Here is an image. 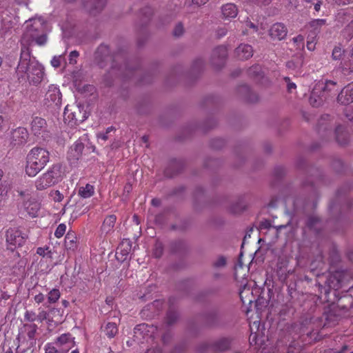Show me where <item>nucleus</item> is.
Instances as JSON below:
<instances>
[{"instance_id": "obj_1", "label": "nucleus", "mask_w": 353, "mask_h": 353, "mask_svg": "<svg viewBox=\"0 0 353 353\" xmlns=\"http://www.w3.org/2000/svg\"><path fill=\"white\" fill-rule=\"evenodd\" d=\"M47 41L44 21L40 19L30 20L20 39V54L22 55L21 65L23 67L26 64L27 58L31 54L30 47L34 43L39 46H43L46 44Z\"/></svg>"}, {"instance_id": "obj_2", "label": "nucleus", "mask_w": 353, "mask_h": 353, "mask_svg": "<svg viewBox=\"0 0 353 353\" xmlns=\"http://www.w3.org/2000/svg\"><path fill=\"white\" fill-rule=\"evenodd\" d=\"M49 151L42 147L35 146L27 154L26 158L25 172L29 177H34L50 162Z\"/></svg>"}, {"instance_id": "obj_3", "label": "nucleus", "mask_w": 353, "mask_h": 353, "mask_svg": "<svg viewBox=\"0 0 353 353\" xmlns=\"http://www.w3.org/2000/svg\"><path fill=\"white\" fill-rule=\"evenodd\" d=\"M339 90L336 81L327 80L325 82H319L314 85L309 101L313 107L320 106L323 101L334 97Z\"/></svg>"}, {"instance_id": "obj_4", "label": "nucleus", "mask_w": 353, "mask_h": 353, "mask_svg": "<svg viewBox=\"0 0 353 353\" xmlns=\"http://www.w3.org/2000/svg\"><path fill=\"white\" fill-rule=\"evenodd\" d=\"M63 175L62 165L60 163H54L35 180V188L38 190H46L59 183Z\"/></svg>"}, {"instance_id": "obj_5", "label": "nucleus", "mask_w": 353, "mask_h": 353, "mask_svg": "<svg viewBox=\"0 0 353 353\" xmlns=\"http://www.w3.org/2000/svg\"><path fill=\"white\" fill-rule=\"evenodd\" d=\"M350 278V274L347 271L336 270L334 272H330L326 277L325 285H323L320 281H318L320 293H323L325 296L330 293V290L336 291L346 285Z\"/></svg>"}, {"instance_id": "obj_6", "label": "nucleus", "mask_w": 353, "mask_h": 353, "mask_svg": "<svg viewBox=\"0 0 353 353\" xmlns=\"http://www.w3.org/2000/svg\"><path fill=\"white\" fill-rule=\"evenodd\" d=\"M26 64L22 67V55L20 54L19 61L17 68V73L26 74L30 83L37 85L43 79L44 72L43 68L34 59H31V54L27 58Z\"/></svg>"}, {"instance_id": "obj_7", "label": "nucleus", "mask_w": 353, "mask_h": 353, "mask_svg": "<svg viewBox=\"0 0 353 353\" xmlns=\"http://www.w3.org/2000/svg\"><path fill=\"white\" fill-rule=\"evenodd\" d=\"M30 128L33 136L43 141L48 140L52 134V126L47 123L44 118L39 116L32 118Z\"/></svg>"}, {"instance_id": "obj_8", "label": "nucleus", "mask_w": 353, "mask_h": 353, "mask_svg": "<svg viewBox=\"0 0 353 353\" xmlns=\"http://www.w3.org/2000/svg\"><path fill=\"white\" fill-rule=\"evenodd\" d=\"M63 117L65 122H68L71 126L79 125L84 121L86 118V112L79 105H67L64 109Z\"/></svg>"}, {"instance_id": "obj_9", "label": "nucleus", "mask_w": 353, "mask_h": 353, "mask_svg": "<svg viewBox=\"0 0 353 353\" xmlns=\"http://www.w3.org/2000/svg\"><path fill=\"white\" fill-rule=\"evenodd\" d=\"M29 139V132L26 128L18 127L12 129L10 133V145L12 148L24 146Z\"/></svg>"}, {"instance_id": "obj_10", "label": "nucleus", "mask_w": 353, "mask_h": 353, "mask_svg": "<svg viewBox=\"0 0 353 353\" xmlns=\"http://www.w3.org/2000/svg\"><path fill=\"white\" fill-rule=\"evenodd\" d=\"M27 238L26 234L16 228H10L6 232V242L8 249L14 250L17 247L22 246Z\"/></svg>"}, {"instance_id": "obj_11", "label": "nucleus", "mask_w": 353, "mask_h": 353, "mask_svg": "<svg viewBox=\"0 0 353 353\" xmlns=\"http://www.w3.org/2000/svg\"><path fill=\"white\" fill-rule=\"evenodd\" d=\"M54 343L61 350L62 353H68L75 345V338L69 333H63L57 336Z\"/></svg>"}, {"instance_id": "obj_12", "label": "nucleus", "mask_w": 353, "mask_h": 353, "mask_svg": "<svg viewBox=\"0 0 353 353\" xmlns=\"http://www.w3.org/2000/svg\"><path fill=\"white\" fill-rule=\"evenodd\" d=\"M61 99L62 94L59 88L54 84L50 85L45 94V103L48 106L59 107L61 104Z\"/></svg>"}, {"instance_id": "obj_13", "label": "nucleus", "mask_w": 353, "mask_h": 353, "mask_svg": "<svg viewBox=\"0 0 353 353\" xmlns=\"http://www.w3.org/2000/svg\"><path fill=\"white\" fill-rule=\"evenodd\" d=\"M21 211L26 212L30 217L34 218L39 216L41 204L34 199H28L18 203Z\"/></svg>"}, {"instance_id": "obj_14", "label": "nucleus", "mask_w": 353, "mask_h": 353, "mask_svg": "<svg viewBox=\"0 0 353 353\" xmlns=\"http://www.w3.org/2000/svg\"><path fill=\"white\" fill-rule=\"evenodd\" d=\"M268 32L273 41H281L286 37L288 29L284 23L277 22L271 26Z\"/></svg>"}, {"instance_id": "obj_15", "label": "nucleus", "mask_w": 353, "mask_h": 353, "mask_svg": "<svg viewBox=\"0 0 353 353\" xmlns=\"http://www.w3.org/2000/svg\"><path fill=\"white\" fill-rule=\"evenodd\" d=\"M337 102L343 105L353 103V82L345 85L338 94Z\"/></svg>"}, {"instance_id": "obj_16", "label": "nucleus", "mask_w": 353, "mask_h": 353, "mask_svg": "<svg viewBox=\"0 0 353 353\" xmlns=\"http://www.w3.org/2000/svg\"><path fill=\"white\" fill-rule=\"evenodd\" d=\"M228 56V49L223 46L216 48L212 55V63L216 68L222 67Z\"/></svg>"}, {"instance_id": "obj_17", "label": "nucleus", "mask_w": 353, "mask_h": 353, "mask_svg": "<svg viewBox=\"0 0 353 353\" xmlns=\"http://www.w3.org/2000/svg\"><path fill=\"white\" fill-rule=\"evenodd\" d=\"M250 327L251 334L249 338V341L250 345H257L258 343H262L263 339L262 331L260 330V321H254Z\"/></svg>"}, {"instance_id": "obj_18", "label": "nucleus", "mask_w": 353, "mask_h": 353, "mask_svg": "<svg viewBox=\"0 0 353 353\" xmlns=\"http://www.w3.org/2000/svg\"><path fill=\"white\" fill-rule=\"evenodd\" d=\"M117 221V216L114 214L107 216L101 225V234H108L114 232L115 223Z\"/></svg>"}, {"instance_id": "obj_19", "label": "nucleus", "mask_w": 353, "mask_h": 353, "mask_svg": "<svg viewBox=\"0 0 353 353\" xmlns=\"http://www.w3.org/2000/svg\"><path fill=\"white\" fill-rule=\"evenodd\" d=\"M340 65L343 71L349 73L353 72V48L346 50Z\"/></svg>"}, {"instance_id": "obj_20", "label": "nucleus", "mask_w": 353, "mask_h": 353, "mask_svg": "<svg viewBox=\"0 0 353 353\" xmlns=\"http://www.w3.org/2000/svg\"><path fill=\"white\" fill-rule=\"evenodd\" d=\"M235 54L239 59H248L253 55V48L250 45L241 44L236 48Z\"/></svg>"}, {"instance_id": "obj_21", "label": "nucleus", "mask_w": 353, "mask_h": 353, "mask_svg": "<svg viewBox=\"0 0 353 353\" xmlns=\"http://www.w3.org/2000/svg\"><path fill=\"white\" fill-rule=\"evenodd\" d=\"M221 13L225 19H234L238 14V8L234 3H225L221 6Z\"/></svg>"}, {"instance_id": "obj_22", "label": "nucleus", "mask_w": 353, "mask_h": 353, "mask_svg": "<svg viewBox=\"0 0 353 353\" xmlns=\"http://www.w3.org/2000/svg\"><path fill=\"white\" fill-rule=\"evenodd\" d=\"M137 331H141L144 335L150 336V338L154 339L157 335L158 329L153 325L143 323L135 327V333H137Z\"/></svg>"}, {"instance_id": "obj_23", "label": "nucleus", "mask_w": 353, "mask_h": 353, "mask_svg": "<svg viewBox=\"0 0 353 353\" xmlns=\"http://www.w3.org/2000/svg\"><path fill=\"white\" fill-rule=\"evenodd\" d=\"M83 149V143L81 141H76L70 148V150L68 152L70 159H72L78 160L81 157Z\"/></svg>"}, {"instance_id": "obj_24", "label": "nucleus", "mask_w": 353, "mask_h": 353, "mask_svg": "<svg viewBox=\"0 0 353 353\" xmlns=\"http://www.w3.org/2000/svg\"><path fill=\"white\" fill-rule=\"evenodd\" d=\"M336 140L339 144L345 145L348 143L349 137L345 128L342 125H339L335 129Z\"/></svg>"}, {"instance_id": "obj_25", "label": "nucleus", "mask_w": 353, "mask_h": 353, "mask_svg": "<svg viewBox=\"0 0 353 353\" xmlns=\"http://www.w3.org/2000/svg\"><path fill=\"white\" fill-rule=\"evenodd\" d=\"M65 246L67 250H75L77 248V238L74 232H68L65 236Z\"/></svg>"}, {"instance_id": "obj_26", "label": "nucleus", "mask_w": 353, "mask_h": 353, "mask_svg": "<svg viewBox=\"0 0 353 353\" xmlns=\"http://www.w3.org/2000/svg\"><path fill=\"white\" fill-rule=\"evenodd\" d=\"M94 194V187L87 183L85 186H81L78 190V196L82 199H88L92 196Z\"/></svg>"}, {"instance_id": "obj_27", "label": "nucleus", "mask_w": 353, "mask_h": 353, "mask_svg": "<svg viewBox=\"0 0 353 353\" xmlns=\"http://www.w3.org/2000/svg\"><path fill=\"white\" fill-rule=\"evenodd\" d=\"M323 316L325 320L324 326L334 325L339 319V316L332 310L325 312Z\"/></svg>"}, {"instance_id": "obj_28", "label": "nucleus", "mask_w": 353, "mask_h": 353, "mask_svg": "<svg viewBox=\"0 0 353 353\" xmlns=\"http://www.w3.org/2000/svg\"><path fill=\"white\" fill-rule=\"evenodd\" d=\"M245 92V99L250 102L254 103L258 100L257 95L252 92L250 88L247 85H243L240 88V92Z\"/></svg>"}, {"instance_id": "obj_29", "label": "nucleus", "mask_w": 353, "mask_h": 353, "mask_svg": "<svg viewBox=\"0 0 353 353\" xmlns=\"http://www.w3.org/2000/svg\"><path fill=\"white\" fill-rule=\"evenodd\" d=\"M104 332L108 338H113L118 332V327L115 323H108L104 328Z\"/></svg>"}, {"instance_id": "obj_30", "label": "nucleus", "mask_w": 353, "mask_h": 353, "mask_svg": "<svg viewBox=\"0 0 353 353\" xmlns=\"http://www.w3.org/2000/svg\"><path fill=\"white\" fill-rule=\"evenodd\" d=\"M230 341L227 339H222L214 344V350L217 352H222L230 347Z\"/></svg>"}, {"instance_id": "obj_31", "label": "nucleus", "mask_w": 353, "mask_h": 353, "mask_svg": "<svg viewBox=\"0 0 353 353\" xmlns=\"http://www.w3.org/2000/svg\"><path fill=\"white\" fill-rule=\"evenodd\" d=\"M105 0H92V7H89L88 2L85 3V7L87 8L90 12H94V10H101L105 6Z\"/></svg>"}, {"instance_id": "obj_32", "label": "nucleus", "mask_w": 353, "mask_h": 353, "mask_svg": "<svg viewBox=\"0 0 353 353\" xmlns=\"http://www.w3.org/2000/svg\"><path fill=\"white\" fill-rule=\"evenodd\" d=\"M17 193V196L19 197V202H23V201H27L28 199H32L31 192L29 189H21L18 188L14 190Z\"/></svg>"}, {"instance_id": "obj_33", "label": "nucleus", "mask_w": 353, "mask_h": 353, "mask_svg": "<svg viewBox=\"0 0 353 353\" xmlns=\"http://www.w3.org/2000/svg\"><path fill=\"white\" fill-rule=\"evenodd\" d=\"M24 328L29 339H34L38 328L37 325L36 324H25Z\"/></svg>"}, {"instance_id": "obj_34", "label": "nucleus", "mask_w": 353, "mask_h": 353, "mask_svg": "<svg viewBox=\"0 0 353 353\" xmlns=\"http://www.w3.org/2000/svg\"><path fill=\"white\" fill-rule=\"evenodd\" d=\"M342 35L348 41L353 37V19L342 30Z\"/></svg>"}, {"instance_id": "obj_35", "label": "nucleus", "mask_w": 353, "mask_h": 353, "mask_svg": "<svg viewBox=\"0 0 353 353\" xmlns=\"http://www.w3.org/2000/svg\"><path fill=\"white\" fill-rule=\"evenodd\" d=\"M61 296V292L59 289L53 288L48 294V301L50 303H56Z\"/></svg>"}, {"instance_id": "obj_36", "label": "nucleus", "mask_w": 353, "mask_h": 353, "mask_svg": "<svg viewBox=\"0 0 353 353\" xmlns=\"http://www.w3.org/2000/svg\"><path fill=\"white\" fill-rule=\"evenodd\" d=\"M345 52L340 46H335L332 52V59L335 61L340 60L344 57Z\"/></svg>"}, {"instance_id": "obj_37", "label": "nucleus", "mask_w": 353, "mask_h": 353, "mask_svg": "<svg viewBox=\"0 0 353 353\" xmlns=\"http://www.w3.org/2000/svg\"><path fill=\"white\" fill-rule=\"evenodd\" d=\"M44 353H62L54 342H48L43 347Z\"/></svg>"}, {"instance_id": "obj_38", "label": "nucleus", "mask_w": 353, "mask_h": 353, "mask_svg": "<svg viewBox=\"0 0 353 353\" xmlns=\"http://www.w3.org/2000/svg\"><path fill=\"white\" fill-rule=\"evenodd\" d=\"M163 253V245L162 243L159 241H157L154 244V248L153 250V255L156 258H160Z\"/></svg>"}, {"instance_id": "obj_39", "label": "nucleus", "mask_w": 353, "mask_h": 353, "mask_svg": "<svg viewBox=\"0 0 353 353\" xmlns=\"http://www.w3.org/2000/svg\"><path fill=\"white\" fill-rule=\"evenodd\" d=\"M326 20L323 19H314L310 22V26L314 30H318L321 26L325 25Z\"/></svg>"}, {"instance_id": "obj_40", "label": "nucleus", "mask_w": 353, "mask_h": 353, "mask_svg": "<svg viewBox=\"0 0 353 353\" xmlns=\"http://www.w3.org/2000/svg\"><path fill=\"white\" fill-rule=\"evenodd\" d=\"M177 317H178L177 313L174 311L170 310L167 312L166 323L168 325H172L176 321Z\"/></svg>"}, {"instance_id": "obj_41", "label": "nucleus", "mask_w": 353, "mask_h": 353, "mask_svg": "<svg viewBox=\"0 0 353 353\" xmlns=\"http://www.w3.org/2000/svg\"><path fill=\"white\" fill-rule=\"evenodd\" d=\"M248 73L250 76L258 77H261V69L260 65H255L250 68Z\"/></svg>"}, {"instance_id": "obj_42", "label": "nucleus", "mask_w": 353, "mask_h": 353, "mask_svg": "<svg viewBox=\"0 0 353 353\" xmlns=\"http://www.w3.org/2000/svg\"><path fill=\"white\" fill-rule=\"evenodd\" d=\"M65 230H66V225L64 223H61L57 226V228L54 232V236L57 238L59 239L64 235Z\"/></svg>"}, {"instance_id": "obj_43", "label": "nucleus", "mask_w": 353, "mask_h": 353, "mask_svg": "<svg viewBox=\"0 0 353 353\" xmlns=\"http://www.w3.org/2000/svg\"><path fill=\"white\" fill-rule=\"evenodd\" d=\"M130 249L131 246L129 243H127L125 246V243H122L120 246L118 247L117 250L120 252L123 256H128Z\"/></svg>"}, {"instance_id": "obj_44", "label": "nucleus", "mask_w": 353, "mask_h": 353, "mask_svg": "<svg viewBox=\"0 0 353 353\" xmlns=\"http://www.w3.org/2000/svg\"><path fill=\"white\" fill-rule=\"evenodd\" d=\"M226 265V259L223 256H219L217 259L214 261L213 267L216 268L225 267Z\"/></svg>"}, {"instance_id": "obj_45", "label": "nucleus", "mask_w": 353, "mask_h": 353, "mask_svg": "<svg viewBox=\"0 0 353 353\" xmlns=\"http://www.w3.org/2000/svg\"><path fill=\"white\" fill-rule=\"evenodd\" d=\"M37 254L43 257L49 255V257L51 258V251L50 250L49 247L38 248L37 250Z\"/></svg>"}, {"instance_id": "obj_46", "label": "nucleus", "mask_w": 353, "mask_h": 353, "mask_svg": "<svg viewBox=\"0 0 353 353\" xmlns=\"http://www.w3.org/2000/svg\"><path fill=\"white\" fill-rule=\"evenodd\" d=\"M319 218L310 216L308 218L306 225L310 229H315L316 225L319 223Z\"/></svg>"}, {"instance_id": "obj_47", "label": "nucleus", "mask_w": 353, "mask_h": 353, "mask_svg": "<svg viewBox=\"0 0 353 353\" xmlns=\"http://www.w3.org/2000/svg\"><path fill=\"white\" fill-rule=\"evenodd\" d=\"M4 172L2 170L0 169V197L2 199L5 197L7 194L8 190L3 189V185L2 182V178L3 176Z\"/></svg>"}, {"instance_id": "obj_48", "label": "nucleus", "mask_w": 353, "mask_h": 353, "mask_svg": "<svg viewBox=\"0 0 353 353\" xmlns=\"http://www.w3.org/2000/svg\"><path fill=\"white\" fill-rule=\"evenodd\" d=\"M109 52L108 47L105 45H101L97 50L96 54L97 57L100 55H105Z\"/></svg>"}, {"instance_id": "obj_49", "label": "nucleus", "mask_w": 353, "mask_h": 353, "mask_svg": "<svg viewBox=\"0 0 353 353\" xmlns=\"http://www.w3.org/2000/svg\"><path fill=\"white\" fill-rule=\"evenodd\" d=\"M329 3H332L338 6H347L353 3V0H327Z\"/></svg>"}, {"instance_id": "obj_50", "label": "nucleus", "mask_w": 353, "mask_h": 353, "mask_svg": "<svg viewBox=\"0 0 353 353\" xmlns=\"http://www.w3.org/2000/svg\"><path fill=\"white\" fill-rule=\"evenodd\" d=\"M183 33V26L182 23H179L175 26L174 31H173V34L175 37H179V36L182 35Z\"/></svg>"}, {"instance_id": "obj_51", "label": "nucleus", "mask_w": 353, "mask_h": 353, "mask_svg": "<svg viewBox=\"0 0 353 353\" xmlns=\"http://www.w3.org/2000/svg\"><path fill=\"white\" fill-rule=\"evenodd\" d=\"M345 116L346 119L353 123V107H349L345 110Z\"/></svg>"}, {"instance_id": "obj_52", "label": "nucleus", "mask_w": 353, "mask_h": 353, "mask_svg": "<svg viewBox=\"0 0 353 353\" xmlns=\"http://www.w3.org/2000/svg\"><path fill=\"white\" fill-rule=\"evenodd\" d=\"M79 56V53L77 50H73L69 55V63L70 64H75L77 63V58Z\"/></svg>"}, {"instance_id": "obj_53", "label": "nucleus", "mask_w": 353, "mask_h": 353, "mask_svg": "<svg viewBox=\"0 0 353 353\" xmlns=\"http://www.w3.org/2000/svg\"><path fill=\"white\" fill-rule=\"evenodd\" d=\"M24 318L26 321L34 322L36 320V314L32 311H26Z\"/></svg>"}, {"instance_id": "obj_54", "label": "nucleus", "mask_w": 353, "mask_h": 353, "mask_svg": "<svg viewBox=\"0 0 353 353\" xmlns=\"http://www.w3.org/2000/svg\"><path fill=\"white\" fill-rule=\"evenodd\" d=\"M61 60H62L61 56H59V57L55 56L51 60V64L54 68H59L61 65Z\"/></svg>"}, {"instance_id": "obj_55", "label": "nucleus", "mask_w": 353, "mask_h": 353, "mask_svg": "<svg viewBox=\"0 0 353 353\" xmlns=\"http://www.w3.org/2000/svg\"><path fill=\"white\" fill-rule=\"evenodd\" d=\"M315 37H312L311 40L307 41V48L310 51H313L315 49L316 43L314 41Z\"/></svg>"}, {"instance_id": "obj_56", "label": "nucleus", "mask_w": 353, "mask_h": 353, "mask_svg": "<svg viewBox=\"0 0 353 353\" xmlns=\"http://www.w3.org/2000/svg\"><path fill=\"white\" fill-rule=\"evenodd\" d=\"M292 41L297 46H299L300 44L303 45L304 37L303 35L299 34L298 36L292 38Z\"/></svg>"}, {"instance_id": "obj_57", "label": "nucleus", "mask_w": 353, "mask_h": 353, "mask_svg": "<svg viewBox=\"0 0 353 353\" xmlns=\"http://www.w3.org/2000/svg\"><path fill=\"white\" fill-rule=\"evenodd\" d=\"M348 349V346L345 345L342 347L340 351H336L332 349H329L325 351V353H344Z\"/></svg>"}, {"instance_id": "obj_58", "label": "nucleus", "mask_w": 353, "mask_h": 353, "mask_svg": "<svg viewBox=\"0 0 353 353\" xmlns=\"http://www.w3.org/2000/svg\"><path fill=\"white\" fill-rule=\"evenodd\" d=\"M245 24L246 27L253 29L254 32H257L258 27L254 23H252L248 18L245 21Z\"/></svg>"}, {"instance_id": "obj_59", "label": "nucleus", "mask_w": 353, "mask_h": 353, "mask_svg": "<svg viewBox=\"0 0 353 353\" xmlns=\"http://www.w3.org/2000/svg\"><path fill=\"white\" fill-rule=\"evenodd\" d=\"M285 81L288 83V90L289 92H292L293 89H296V84L294 83L290 82V78L289 77H285Z\"/></svg>"}, {"instance_id": "obj_60", "label": "nucleus", "mask_w": 353, "mask_h": 353, "mask_svg": "<svg viewBox=\"0 0 353 353\" xmlns=\"http://www.w3.org/2000/svg\"><path fill=\"white\" fill-rule=\"evenodd\" d=\"M45 296L42 293H39L34 297V301L37 303H41L44 301Z\"/></svg>"}, {"instance_id": "obj_61", "label": "nucleus", "mask_w": 353, "mask_h": 353, "mask_svg": "<svg viewBox=\"0 0 353 353\" xmlns=\"http://www.w3.org/2000/svg\"><path fill=\"white\" fill-rule=\"evenodd\" d=\"M251 2H253L254 3L257 4H263L267 5L269 4L272 0H249Z\"/></svg>"}, {"instance_id": "obj_62", "label": "nucleus", "mask_w": 353, "mask_h": 353, "mask_svg": "<svg viewBox=\"0 0 353 353\" xmlns=\"http://www.w3.org/2000/svg\"><path fill=\"white\" fill-rule=\"evenodd\" d=\"M192 3L196 5L197 6H201L202 5L205 4L209 0H192Z\"/></svg>"}, {"instance_id": "obj_63", "label": "nucleus", "mask_w": 353, "mask_h": 353, "mask_svg": "<svg viewBox=\"0 0 353 353\" xmlns=\"http://www.w3.org/2000/svg\"><path fill=\"white\" fill-rule=\"evenodd\" d=\"M143 14L150 16L152 14V10L150 7H145L142 10Z\"/></svg>"}, {"instance_id": "obj_64", "label": "nucleus", "mask_w": 353, "mask_h": 353, "mask_svg": "<svg viewBox=\"0 0 353 353\" xmlns=\"http://www.w3.org/2000/svg\"><path fill=\"white\" fill-rule=\"evenodd\" d=\"M97 138L98 139L106 141L108 139V134H106V132L105 133H99L97 134Z\"/></svg>"}]
</instances>
